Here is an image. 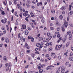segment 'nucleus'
<instances>
[{"label": "nucleus", "mask_w": 73, "mask_h": 73, "mask_svg": "<svg viewBox=\"0 0 73 73\" xmlns=\"http://www.w3.org/2000/svg\"><path fill=\"white\" fill-rule=\"evenodd\" d=\"M15 24L16 25H18V24H19V23H18V22L17 21L15 23Z\"/></svg>", "instance_id": "nucleus-59"}, {"label": "nucleus", "mask_w": 73, "mask_h": 73, "mask_svg": "<svg viewBox=\"0 0 73 73\" xmlns=\"http://www.w3.org/2000/svg\"><path fill=\"white\" fill-rule=\"evenodd\" d=\"M27 3H28V4H30L31 2H30V1H28L27 2Z\"/></svg>", "instance_id": "nucleus-52"}, {"label": "nucleus", "mask_w": 73, "mask_h": 73, "mask_svg": "<svg viewBox=\"0 0 73 73\" xmlns=\"http://www.w3.org/2000/svg\"><path fill=\"white\" fill-rule=\"evenodd\" d=\"M61 56H59L58 57V60H60L61 59Z\"/></svg>", "instance_id": "nucleus-43"}, {"label": "nucleus", "mask_w": 73, "mask_h": 73, "mask_svg": "<svg viewBox=\"0 0 73 73\" xmlns=\"http://www.w3.org/2000/svg\"><path fill=\"white\" fill-rule=\"evenodd\" d=\"M3 58L4 61H7V57L6 56H4L3 57Z\"/></svg>", "instance_id": "nucleus-12"}, {"label": "nucleus", "mask_w": 73, "mask_h": 73, "mask_svg": "<svg viewBox=\"0 0 73 73\" xmlns=\"http://www.w3.org/2000/svg\"><path fill=\"white\" fill-rule=\"evenodd\" d=\"M58 48H59V47H58V45H56V49H57V50H58Z\"/></svg>", "instance_id": "nucleus-26"}, {"label": "nucleus", "mask_w": 73, "mask_h": 73, "mask_svg": "<svg viewBox=\"0 0 73 73\" xmlns=\"http://www.w3.org/2000/svg\"><path fill=\"white\" fill-rule=\"evenodd\" d=\"M1 40L2 41H4V38L3 37H2V38Z\"/></svg>", "instance_id": "nucleus-47"}, {"label": "nucleus", "mask_w": 73, "mask_h": 73, "mask_svg": "<svg viewBox=\"0 0 73 73\" xmlns=\"http://www.w3.org/2000/svg\"><path fill=\"white\" fill-rule=\"evenodd\" d=\"M42 40H43V42H46V41H45V39L44 38H43Z\"/></svg>", "instance_id": "nucleus-28"}, {"label": "nucleus", "mask_w": 73, "mask_h": 73, "mask_svg": "<svg viewBox=\"0 0 73 73\" xmlns=\"http://www.w3.org/2000/svg\"><path fill=\"white\" fill-rule=\"evenodd\" d=\"M42 38H43L42 37H39L38 38L39 41H41V40H42Z\"/></svg>", "instance_id": "nucleus-19"}, {"label": "nucleus", "mask_w": 73, "mask_h": 73, "mask_svg": "<svg viewBox=\"0 0 73 73\" xmlns=\"http://www.w3.org/2000/svg\"><path fill=\"white\" fill-rule=\"evenodd\" d=\"M62 30L63 32L65 31V28H64V26H62Z\"/></svg>", "instance_id": "nucleus-9"}, {"label": "nucleus", "mask_w": 73, "mask_h": 73, "mask_svg": "<svg viewBox=\"0 0 73 73\" xmlns=\"http://www.w3.org/2000/svg\"><path fill=\"white\" fill-rule=\"evenodd\" d=\"M1 29H2V30H5V27H2Z\"/></svg>", "instance_id": "nucleus-33"}, {"label": "nucleus", "mask_w": 73, "mask_h": 73, "mask_svg": "<svg viewBox=\"0 0 73 73\" xmlns=\"http://www.w3.org/2000/svg\"><path fill=\"white\" fill-rule=\"evenodd\" d=\"M32 22L34 24H35V25H36V23H35V20H33Z\"/></svg>", "instance_id": "nucleus-25"}, {"label": "nucleus", "mask_w": 73, "mask_h": 73, "mask_svg": "<svg viewBox=\"0 0 73 73\" xmlns=\"http://www.w3.org/2000/svg\"><path fill=\"white\" fill-rule=\"evenodd\" d=\"M62 46V44H61L60 45H59V46H58V47L59 48H60Z\"/></svg>", "instance_id": "nucleus-38"}, {"label": "nucleus", "mask_w": 73, "mask_h": 73, "mask_svg": "<svg viewBox=\"0 0 73 73\" xmlns=\"http://www.w3.org/2000/svg\"><path fill=\"white\" fill-rule=\"evenodd\" d=\"M60 36H61V35H60V34H58L57 35V37L58 38H59V37H60Z\"/></svg>", "instance_id": "nucleus-36"}, {"label": "nucleus", "mask_w": 73, "mask_h": 73, "mask_svg": "<svg viewBox=\"0 0 73 73\" xmlns=\"http://www.w3.org/2000/svg\"><path fill=\"white\" fill-rule=\"evenodd\" d=\"M68 64H69V62H66L65 64V65L67 66Z\"/></svg>", "instance_id": "nucleus-31"}, {"label": "nucleus", "mask_w": 73, "mask_h": 73, "mask_svg": "<svg viewBox=\"0 0 73 73\" xmlns=\"http://www.w3.org/2000/svg\"><path fill=\"white\" fill-rule=\"evenodd\" d=\"M51 38H52V36H50V37H49L48 38L49 40H50V39H51Z\"/></svg>", "instance_id": "nucleus-62"}, {"label": "nucleus", "mask_w": 73, "mask_h": 73, "mask_svg": "<svg viewBox=\"0 0 73 73\" xmlns=\"http://www.w3.org/2000/svg\"><path fill=\"white\" fill-rule=\"evenodd\" d=\"M32 38V37H31V36H28V40H30V39H31Z\"/></svg>", "instance_id": "nucleus-30"}, {"label": "nucleus", "mask_w": 73, "mask_h": 73, "mask_svg": "<svg viewBox=\"0 0 73 73\" xmlns=\"http://www.w3.org/2000/svg\"><path fill=\"white\" fill-rule=\"evenodd\" d=\"M49 55L46 54V57H49Z\"/></svg>", "instance_id": "nucleus-49"}, {"label": "nucleus", "mask_w": 73, "mask_h": 73, "mask_svg": "<svg viewBox=\"0 0 73 73\" xmlns=\"http://www.w3.org/2000/svg\"><path fill=\"white\" fill-rule=\"evenodd\" d=\"M17 12L15 11V16H16V15H17Z\"/></svg>", "instance_id": "nucleus-56"}, {"label": "nucleus", "mask_w": 73, "mask_h": 73, "mask_svg": "<svg viewBox=\"0 0 73 73\" xmlns=\"http://www.w3.org/2000/svg\"><path fill=\"white\" fill-rule=\"evenodd\" d=\"M17 7H20V5H19V4H17Z\"/></svg>", "instance_id": "nucleus-63"}, {"label": "nucleus", "mask_w": 73, "mask_h": 73, "mask_svg": "<svg viewBox=\"0 0 73 73\" xmlns=\"http://www.w3.org/2000/svg\"><path fill=\"white\" fill-rule=\"evenodd\" d=\"M41 21L42 23H44L45 22V21L44 19H42V20H41Z\"/></svg>", "instance_id": "nucleus-34"}, {"label": "nucleus", "mask_w": 73, "mask_h": 73, "mask_svg": "<svg viewBox=\"0 0 73 73\" xmlns=\"http://www.w3.org/2000/svg\"><path fill=\"white\" fill-rule=\"evenodd\" d=\"M22 14L21 13V15H19L21 17V18H22Z\"/></svg>", "instance_id": "nucleus-54"}, {"label": "nucleus", "mask_w": 73, "mask_h": 73, "mask_svg": "<svg viewBox=\"0 0 73 73\" xmlns=\"http://www.w3.org/2000/svg\"><path fill=\"white\" fill-rule=\"evenodd\" d=\"M60 24V23L59 22H56V25H58L59 24Z\"/></svg>", "instance_id": "nucleus-41"}, {"label": "nucleus", "mask_w": 73, "mask_h": 73, "mask_svg": "<svg viewBox=\"0 0 73 73\" xmlns=\"http://www.w3.org/2000/svg\"><path fill=\"white\" fill-rule=\"evenodd\" d=\"M64 25L66 28L68 25V22H65L64 23Z\"/></svg>", "instance_id": "nucleus-10"}, {"label": "nucleus", "mask_w": 73, "mask_h": 73, "mask_svg": "<svg viewBox=\"0 0 73 73\" xmlns=\"http://www.w3.org/2000/svg\"><path fill=\"white\" fill-rule=\"evenodd\" d=\"M1 21L3 23H6L7 22V19L5 18L3 20H1Z\"/></svg>", "instance_id": "nucleus-4"}, {"label": "nucleus", "mask_w": 73, "mask_h": 73, "mask_svg": "<svg viewBox=\"0 0 73 73\" xmlns=\"http://www.w3.org/2000/svg\"><path fill=\"white\" fill-rule=\"evenodd\" d=\"M21 40L22 41L23 40V36H22L20 37Z\"/></svg>", "instance_id": "nucleus-40"}, {"label": "nucleus", "mask_w": 73, "mask_h": 73, "mask_svg": "<svg viewBox=\"0 0 73 73\" xmlns=\"http://www.w3.org/2000/svg\"><path fill=\"white\" fill-rule=\"evenodd\" d=\"M28 29L29 31H31V28L30 27H28Z\"/></svg>", "instance_id": "nucleus-48"}, {"label": "nucleus", "mask_w": 73, "mask_h": 73, "mask_svg": "<svg viewBox=\"0 0 73 73\" xmlns=\"http://www.w3.org/2000/svg\"><path fill=\"white\" fill-rule=\"evenodd\" d=\"M72 34L70 35L69 36V39L70 40L72 39Z\"/></svg>", "instance_id": "nucleus-11"}, {"label": "nucleus", "mask_w": 73, "mask_h": 73, "mask_svg": "<svg viewBox=\"0 0 73 73\" xmlns=\"http://www.w3.org/2000/svg\"><path fill=\"white\" fill-rule=\"evenodd\" d=\"M41 64H39L38 65L37 68H38V69H40L41 68Z\"/></svg>", "instance_id": "nucleus-7"}, {"label": "nucleus", "mask_w": 73, "mask_h": 73, "mask_svg": "<svg viewBox=\"0 0 73 73\" xmlns=\"http://www.w3.org/2000/svg\"><path fill=\"white\" fill-rule=\"evenodd\" d=\"M41 45V44L40 43H38L36 44V46H37V47H38V46H40Z\"/></svg>", "instance_id": "nucleus-15"}, {"label": "nucleus", "mask_w": 73, "mask_h": 73, "mask_svg": "<svg viewBox=\"0 0 73 73\" xmlns=\"http://www.w3.org/2000/svg\"><path fill=\"white\" fill-rule=\"evenodd\" d=\"M69 43H68V42L66 44V47H67V46H68V45H69Z\"/></svg>", "instance_id": "nucleus-46"}, {"label": "nucleus", "mask_w": 73, "mask_h": 73, "mask_svg": "<svg viewBox=\"0 0 73 73\" xmlns=\"http://www.w3.org/2000/svg\"><path fill=\"white\" fill-rule=\"evenodd\" d=\"M52 48H50L49 49V51H52Z\"/></svg>", "instance_id": "nucleus-45"}, {"label": "nucleus", "mask_w": 73, "mask_h": 73, "mask_svg": "<svg viewBox=\"0 0 73 73\" xmlns=\"http://www.w3.org/2000/svg\"><path fill=\"white\" fill-rule=\"evenodd\" d=\"M1 14L3 15H4L5 14V13H4V11L2 12V13H1Z\"/></svg>", "instance_id": "nucleus-37"}, {"label": "nucleus", "mask_w": 73, "mask_h": 73, "mask_svg": "<svg viewBox=\"0 0 73 73\" xmlns=\"http://www.w3.org/2000/svg\"><path fill=\"white\" fill-rule=\"evenodd\" d=\"M20 35H21V34L19 33V34L18 35V37L19 38L20 37Z\"/></svg>", "instance_id": "nucleus-39"}, {"label": "nucleus", "mask_w": 73, "mask_h": 73, "mask_svg": "<svg viewBox=\"0 0 73 73\" xmlns=\"http://www.w3.org/2000/svg\"><path fill=\"white\" fill-rule=\"evenodd\" d=\"M52 67H54V66H48L46 68V70H48V69H49L50 70H52V69H53V68H52Z\"/></svg>", "instance_id": "nucleus-2"}, {"label": "nucleus", "mask_w": 73, "mask_h": 73, "mask_svg": "<svg viewBox=\"0 0 73 73\" xmlns=\"http://www.w3.org/2000/svg\"><path fill=\"white\" fill-rule=\"evenodd\" d=\"M28 13V11H26L25 12V13H24L23 14V16H25L27 18H28V17H29V15L27 14Z\"/></svg>", "instance_id": "nucleus-1"}, {"label": "nucleus", "mask_w": 73, "mask_h": 73, "mask_svg": "<svg viewBox=\"0 0 73 73\" xmlns=\"http://www.w3.org/2000/svg\"><path fill=\"white\" fill-rule=\"evenodd\" d=\"M72 8H73V3H72L71 5H70L69 6V10H71V7H72Z\"/></svg>", "instance_id": "nucleus-5"}, {"label": "nucleus", "mask_w": 73, "mask_h": 73, "mask_svg": "<svg viewBox=\"0 0 73 73\" xmlns=\"http://www.w3.org/2000/svg\"><path fill=\"white\" fill-rule=\"evenodd\" d=\"M69 60L71 61H73V58H69Z\"/></svg>", "instance_id": "nucleus-20"}, {"label": "nucleus", "mask_w": 73, "mask_h": 73, "mask_svg": "<svg viewBox=\"0 0 73 73\" xmlns=\"http://www.w3.org/2000/svg\"><path fill=\"white\" fill-rule=\"evenodd\" d=\"M70 14L71 15H72L73 14V11H70Z\"/></svg>", "instance_id": "nucleus-35"}, {"label": "nucleus", "mask_w": 73, "mask_h": 73, "mask_svg": "<svg viewBox=\"0 0 73 73\" xmlns=\"http://www.w3.org/2000/svg\"><path fill=\"white\" fill-rule=\"evenodd\" d=\"M31 40L32 42H34V38L33 37L31 38Z\"/></svg>", "instance_id": "nucleus-24"}, {"label": "nucleus", "mask_w": 73, "mask_h": 73, "mask_svg": "<svg viewBox=\"0 0 73 73\" xmlns=\"http://www.w3.org/2000/svg\"><path fill=\"white\" fill-rule=\"evenodd\" d=\"M51 12L53 13H54L55 12V11H54V10H52L51 11Z\"/></svg>", "instance_id": "nucleus-32"}, {"label": "nucleus", "mask_w": 73, "mask_h": 73, "mask_svg": "<svg viewBox=\"0 0 73 73\" xmlns=\"http://www.w3.org/2000/svg\"><path fill=\"white\" fill-rule=\"evenodd\" d=\"M30 14L31 16V17H35V15H33V13H30Z\"/></svg>", "instance_id": "nucleus-13"}, {"label": "nucleus", "mask_w": 73, "mask_h": 73, "mask_svg": "<svg viewBox=\"0 0 73 73\" xmlns=\"http://www.w3.org/2000/svg\"><path fill=\"white\" fill-rule=\"evenodd\" d=\"M73 55V53L72 52H71L70 54V56H72Z\"/></svg>", "instance_id": "nucleus-55"}, {"label": "nucleus", "mask_w": 73, "mask_h": 73, "mask_svg": "<svg viewBox=\"0 0 73 73\" xmlns=\"http://www.w3.org/2000/svg\"><path fill=\"white\" fill-rule=\"evenodd\" d=\"M5 42L7 44L9 43V39H8V38H5Z\"/></svg>", "instance_id": "nucleus-6"}, {"label": "nucleus", "mask_w": 73, "mask_h": 73, "mask_svg": "<svg viewBox=\"0 0 73 73\" xmlns=\"http://www.w3.org/2000/svg\"><path fill=\"white\" fill-rule=\"evenodd\" d=\"M25 20H26L27 21H28V19L27 18H25Z\"/></svg>", "instance_id": "nucleus-64"}, {"label": "nucleus", "mask_w": 73, "mask_h": 73, "mask_svg": "<svg viewBox=\"0 0 73 73\" xmlns=\"http://www.w3.org/2000/svg\"><path fill=\"white\" fill-rule=\"evenodd\" d=\"M9 70V68H7L6 69V71H8Z\"/></svg>", "instance_id": "nucleus-61"}, {"label": "nucleus", "mask_w": 73, "mask_h": 73, "mask_svg": "<svg viewBox=\"0 0 73 73\" xmlns=\"http://www.w3.org/2000/svg\"><path fill=\"white\" fill-rule=\"evenodd\" d=\"M25 35L27 36L28 34L29 33V31H28V30L26 29L25 30Z\"/></svg>", "instance_id": "nucleus-8"}, {"label": "nucleus", "mask_w": 73, "mask_h": 73, "mask_svg": "<svg viewBox=\"0 0 73 73\" xmlns=\"http://www.w3.org/2000/svg\"><path fill=\"white\" fill-rule=\"evenodd\" d=\"M35 53L36 54H38L39 53V52L38 51H37L35 52Z\"/></svg>", "instance_id": "nucleus-58"}, {"label": "nucleus", "mask_w": 73, "mask_h": 73, "mask_svg": "<svg viewBox=\"0 0 73 73\" xmlns=\"http://www.w3.org/2000/svg\"><path fill=\"white\" fill-rule=\"evenodd\" d=\"M65 68H63V69L61 70V72L62 73H64V72H65Z\"/></svg>", "instance_id": "nucleus-14"}, {"label": "nucleus", "mask_w": 73, "mask_h": 73, "mask_svg": "<svg viewBox=\"0 0 73 73\" xmlns=\"http://www.w3.org/2000/svg\"><path fill=\"white\" fill-rule=\"evenodd\" d=\"M16 61V62H17V57H15Z\"/></svg>", "instance_id": "nucleus-50"}, {"label": "nucleus", "mask_w": 73, "mask_h": 73, "mask_svg": "<svg viewBox=\"0 0 73 73\" xmlns=\"http://www.w3.org/2000/svg\"><path fill=\"white\" fill-rule=\"evenodd\" d=\"M7 66H8V63H7L5 64V68H6V67H7Z\"/></svg>", "instance_id": "nucleus-29"}, {"label": "nucleus", "mask_w": 73, "mask_h": 73, "mask_svg": "<svg viewBox=\"0 0 73 73\" xmlns=\"http://www.w3.org/2000/svg\"><path fill=\"white\" fill-rule=\"evenodd\" d=\"M47 35L49 37V36H50V33H47Z\"/></svg>", "instance_id": "nucleus-27"}, {"label": "nucleus", "mask_w": 73, "mask_h": 73, "mask_svg": "<svg viewBox=\"0 0 73 73\" xmlns=\"http://www.w3.org/2000/svg\"><path fill=\"white\" fill-rule=\"evenodd\" d=\"M66 40V38H64L63 39H62V41H64V42H65V41Z\"/></svg>", "instance_id": "nucleus-22"}, {"label": "nucleus", "mask_w": 73, "mask_h": 73, "mask_svg": "<svg viewBox=\"0 0 73 73\" xmlns=\"http://www.w3.org/2000/svg\"><path fill=\"white\" fill-rule=\"evenodd\" d=\"M50 45H52V42H50L49 43Z\"/></svg>", "instance_id": "nucleus-44"}, {"label": "nucleus", "mask_w": 73, "mask_h": 73, "mask_svg": "<svg viewBox=\"0 0 73 73\" xmlns=\"http://www.w3.org/2000/svg\"><path fill=\"white\" fill-rule=\"evenodd\" d=\"M6 32H7L5 30L3 31V33L4 34H5V33H6Z\"/></svg>", "instance_id": "nucleus-53"}, {"label": "nucleus", "mask_w": 73, "mask_h": 73, "mask_svg": "<svg viewBox=\"0 0 73 73\" xmlns=\"http://www.w3.org/2000/svg\"><path fill=\"white\" fill-rule=\"evenodd\" d=\"M61 9L62 11H64V10L65 9V7H63L62 8H61Z\"/></svg>", "instance_id": "nucleus-23"}, {"label": "nucleus", "mask_w": 73, "mask_h": 73, "mask_svg": "<svg viewBox=\"0 0 73 73\" xmlns=\"http://www.w3.org/2000/svg\"><path fill=\"white\" fill-rule=\"evenodd\" d=\"M42 72H43V70L42 69H40V70H39V72L40 73H42Z\"/></svg>", "instance_id": "nucleus-21"}, {"label": "nucleus", "mask_w": 73, "mask_h": 73, "mask_svg": "<svg viewBox=\"0 0 73 73\" xmlns=\"http://www.w3.org/2000/svg\"><path fill=\"white\" fill-rule=\"evenodd\" d=\"M63 18V17H62V16L60 15L59 17V19H60V20H62Z\"/></svg>", "instance_id": "nucleus-16"}, {"label": "nucleus", "mask_w": 73, "mask_h": 73, "mask_svg": "<svg viewBox=\"0 0 73 73\" xmlns=\"http://www.w3.org/2000/svg\"><path fill=\"white\" fill-rule=\"evenodd\" d=\"M50 29H51V30H52V29H53V27H50Z\"/></svg>", "instance_id": "nucleus-51"}, {"label": "nucleus", "mask_w": 73, "mask_h": 73, "mask_svg": "<svg viewBox=\"0 0 73 73\" xmlns=\"http://www.w3.org/2000/svg\"><path fill=\"white\" fill-rule=\"evenodd\" d=\"M70 33H71V31H68L67 32V35H70Z\"/></svg>", "instance_id": "nucleus-17"}, {"label": "nucleus", "mask_w": 73, "mask_h": 73, "mask_svg": "<svg viewBox=\"0 0 73 73\" xmlns=\"http://www.w3.org/2000/svg\"><path fill=\"white\" fill-rule=\"evenodd\" d=\"M64 36H65L64 38H67V35H66Z\"/></svg>", "instance_id": "nucleus-60"}, {"label": "nucleus", "mask_w": 73, "mask_h": 73, "mask_svg": "<svg viewBox=\"0 0 73 73\" xmlns=\"http://www.w3.org/2000/svg\"><path fill=\"white\" fill-rule=\"evenodd\" d=\"M45 45H46V46H49V43L47 42L45 44Z\"/></svg>", "instance_id": "nucleus-42"}, {"label": "nucleus", "mask_w": 73, "mask_h": 73, "mask_svg": "<svg viewBox=\"0 0 73 73\" xmlns=\"http://www.w3.org/2000/svg\"><path fill=\"white\" fill-rule=\"evenodd\" d=\"M30 52V50H28L27 51V53H29Z\"/></svg>", "instance_id": "nucleus-57"}, {"label": "nucleus", "mask_w": 73, "mask_h": 73, "mask_svg": "<svg viewBox=\"0 0 73 73\" xmlns=\"http://www.w3.org/2000/svg\"><path fill=\"white\" fill-rule=\"evenodd\" d=\"M63 68H63L62 66H61L60 67L58 68V70H59L58 72V71H57V73H60L61 70L62 69H63Z\"/></svg>", "instance_id": "nucleus-3"}, {"label": "nucleus", "mask_w": 73, "mask_h": 73, "mask_svg": "<svg viewBox=\"0 0 73 73\" xmlns=\"http://www.w3.org/2000/svg\"><path fill=\"white\" fill-rule=\"evenodd\" d=\"M21 56H24V52L22 51L21 52Z\"/></svg>", "instance_id": "nucleus-18"}]
</instances>
